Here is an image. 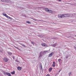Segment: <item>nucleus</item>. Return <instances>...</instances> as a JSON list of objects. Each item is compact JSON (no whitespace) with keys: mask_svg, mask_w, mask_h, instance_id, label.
Masks as SVG:
<instances>
[{"mask_svg":"<svg viewBox=\"0 0 76 76\" xmlns=\"http://www.w3.org/2000/svg\"><path fill=\"white\" fill-rule=\"evenodd\" d=\"M8 54H10V55H11L12 53L11 52H8Z\"/></svg>","mask_w":76,"mask_h":76,"instance_id":"23","label":"nucleus"},{"mask_svg":"<svg viewBox=\"0 0 76 76\" xmlns=\"http://www.w3.org/2000/svg\"><path fill=\"white\" fill-rule=\"evenodd\" d=\"M44 54V52L42 51L40 52L39 56V58H41Z\"/></svg>","mask_w":76,"mask_h":76,"instance_id":"2","label":"nucleus"},{"mask_svg":"<svg viewBox=\"0 0 76 76\" xmlns=\"http://www.w3.org/2000/svg\"><path fill=\"white\" fill-rule=\"evenodd\" d=\"M74 35L75 37H76V35Z\"/></svg>","mask_w":76,"mask_h":76,"instance_id":"40","label":"nucleus"},{"mask_svg":"<svg viewBox=\"0 0 76 76\" xmlns=\"http://www.w3.org/2000/svg\"><path fill=\"white\" fill-rule=\"evenodd\" d=\"M60 61H61V59L60 58L59 59L58 61L59 62V63L60 62Z\"/></svg>","mask_w":76,"mask_h":76,"instance_id":"19","label":"nucleus"},{"mask_svg":"<svg viewBox=\"0 0 76 76\" xmlns=\"http://www.w3.org/2000/svg\"><path fill=\"white\" fill-rule=\"evenodd\" d=\"M3 61L4 62H7V61H9V59H8L7 57H5L3 58Z\"/></svg>","mask_w":76,"mask_h":76,"instance_id":"3","label":"nucleus"},{"mask_svg":"<svg viewBox=\"0 0 76 76\" xmlns=\"http://www.w3.org/2000/svg\"><path fill=\"white\" fill-rule=\"evenodd\" d=\"M15 71H14L12 72H11V74H12V75H14V74H15Z\"/></svg>","mask_w":76,"mask_h":76,"instance_id":"11","label":"nucleus"},{"mask_svg":"<svg viewBox=\"0 0 76 76\" xmlns=\"http://www.w3.org/2000/svg\"><path fill=\"white\" fill-rule=\"evenodd\" d=\"M41 66H40L41 67V69H42V65L41 64Z\"/></svg>","mask_w":76,"mask_h":76,"instance_id":"34","label":"nucleus"},{"mask_svg":"<svg viewBox=\"0 0 76 76\" xmlns=\"http://www.w3.org/2000/svg\"><path fill=\"white\" fill-rule=\"evenodd\" d=\"M68 38H71V37H68Z\"/></svg>","mask_w":76,"mask_h":76,"instance_id":"37","label":"nucleus"},{"mask_svg":"<svg viewBox=\"0 0 76 76\" xmlns=\"http://www.w3.org/2000/svg\"><path fill=\"white\" fill-rule=\"evenodd\" d=\"M75 16V15H72V16Z\"/></svg>","mask_w":76,"mask_h":76,"instance_id":"43","label":"nucleus"},{"mask_svg":"<svg viewBox=\"0 0 76 76\" xmlns=\"http://www.w3.org/2000/svg\"><path fill=\"white\" fill-rule=\"evenodd\" d=\"M74 48H75V50H76V47H75Z\"/></svg>","mask_w":76,"mask_h":76,"instance_id":"38","label":"nucleus"},{"mask_svg":"<svg viewBox=\"0 0 76 76\" xmlns=\"http://www.w3.org/2000/svg\"><path fill=\"white\" fill-rule=\"evenodd\" d=\"M56 45H57V43H55L53 45H51V46H52V47H56Z\"/></svg>","mask_w":76,"mask_h":76,"instance_id":"9","label":"nucleus"},{"mask_svg":"<svg viewBox=\"0 0 76 76\" xmlns=\"http://www.w3.org/2000/svg\"><path fill=\"white\" fill-rule=\"evenodd\" d=\"M12 58L13 59V60H15V56H13Z\"/></svg>","mask_w":76,"mask_h":76,"instance_id":"35","label":"nucleus"},{"mask_svg":"<svg viewBox=\"0 0 76 76\" xmlns=\"http://www.w3.org/2000/svg\"><path fill=\"white\" fill-rule=\"evenodd\" d=\"M22 45L23 47H26V46H25L24 45Z\"/></svg>","mask_w":76,"mask_h":76,"instance_id":"32","label":"nucleus"},{"mask_svg":"<svg viewBox=\"0 0 76 76\" xmlns=\"http://www.w3.org/2000/svg\"><path fill=\"white\" fill-rule=\"evenodd\" d=\"M33 19L34 20H35V21H37V20L35 18H34Z\"/></svg>","mask_w":76,"mask_h":76,"instance_id":"33","label":"nucleus"},{"mask_svg":"<svg viewBox=\"0 0 76 76\" xmlns=\"http://www.w3.org/2000/svg\"><path fill=\"white\" fill-rule=\"evenodd\" d=\"M38 37H40V38H42V36L41 35H38Z\"/></svg>","mask_w":76,"mask_h":76,"instance_id":"21","label":"nucleus"},{"mask_svg":"<svg viewBox=\"0 0 76 76\" xmlns=\"http://www.w3.org/2000/svg\"><path fill=\"white\" fill-rule=\"evenodd\" d=\"M68 57H69V55H66L65 57L67 59V58H68Z\"/></svg>","mask_w":76,"mask_h":76,"instance_id":"17","label":"nucleus"},{"mask_svg":"<svg viewBox=\"0 0 76 76\" xmlns=\"http://www.w3.org/2000/svg\"><path fill=\"white\" fill-rule=\"evenodd\" d=\"M41 45H42V46H43V47H48V46L45 44V43H42L41 44Z\"/></svg>","mask_w":76,"mask_h":76,"instance_id":"7","label":"nucleus"},{"mask_svg":"<svg viewBox=\"0 0 76 76\" xmlns=\"http://www.w3.org/2000/svg\"><path fill=\"white\" fill-rule=\"evenodd\" d=\"M26 23H28L29 24H31V22L29 21H27L26 22Z\"/></svg>","mask_w":76,"mask_h":76,"instance_id":"16","label":"nucleus"},{"mask_svg":"<svg viewBox=\"0 0 76 76\" xmlns=\"http://www.w3.org/2000/svg\"><path fill=\"white\" fill-rule=\"evenodd\" d=\"M67 4H71V5H72V4H74L67 3Z\"/></svg>","mask_w":76,"mask_h":76,"instance_id":"30","label":"nucleus"},{"mask_svg":"<svg viewBox=\"0 0 76 76\" xmlns=\"http://www.w3.org/2000/svg\"><path fill=\"white\" fill-rule=\"evenodd\" d=\"M14 47H15V48H17V49H18V50H19V48H18L17 47H15V46H14Z\"/></svg>","mask_w":76,"mask_h":76,"instance_id":"27","label":"nucleus"},{"mask_svg":"<svg viewBox=\"0 0 76 76\" xmlns=\"http://www.w3.org/2000/svg\"><path fill=\"white\" fill-rule=\"evenodd\" d=\"M59 1H61V0H59Z\"/></svg>","mask_w":76,"mask_h":76,"instance_id":"41","label":"nucleus"},{"mask_svg":"<svg viewBox=\"0 0 76 76\" xmlns=\"http://www.w3.org/2000/svg\"><path fill=\"white\" fill-rule=\"evenodd\" d=\"M6 0H1V1H2V2H4V3H5V1Z\"/></svg>","mask_w":76,"mask_h":76,"instance_id":"20","label":"nucleus"},{"mask_svg":"<svg viewBox=\"0 0 76 76\" xmlns=\"http://www.w3.org/2000/svg\"><path fill=\"white\" fill-rule=\"evenodd\" d=\"M55 62H53V64H55Z\"/></svg>","mask_w":76,"mask_h":76,"instance_id":"36","label":"nucleus"},{"mask_svg":"<svg viewBox=\"0 0 76 76\" xmlns=\"http://www.w3.org/2000/svg\"><path fill=\"white\" fill-rule=\"evenodd\" d=\"M31 43H32V44H33V45H34V42H31Z\"/></svg>","mask_w":76,"mask_h":76,"instance_id":"29","label":"nucleus"},{"mask_svg":"<svg viewBox=\"0 0 76 76\" xmlns=\"http://www.w3.org/2000/svg\"><path fill=\"white\" fill-rule=\"evenodd\" d=\"M10 1V0H5V3H6V2L9 3V2Z\"/></svg>","mask_w":76,"mask_h":76,"instance_id":"13","label":"nucleus"},{"mask_svg":"<svg viewBox=\"0 0 76 76\" xmlns=\"http://www.w3.org/2000/svg\"><path fill=\"white\" fill-rule=\"evenodd\" d=\"M45 10L47 12H49V13H53L54 12V11L51 10H49L47 8H45Z\"/></svg>","mask_w":76,"mask_h":76,"instance_id":"1","label":"nucleus"},{"mask_svg":"<svg viewBox=\"0 0 76 76\" xmlns=\"http://www.w3.org/2000/svg\"><path fill=\"white\" fill-rule=\"evenodd\" d=\"M72 72H70V73H69V76H70V75H72Z\"/></svg>","mask_w":76,"mask_h":76,"instance_id":"18","label":"nucleus"},{"mask_svg":"<svg viewBox=\"0 0 76 76\" xmlns=\"http://www.w3.org/2000/svg\"><path fill=\"white\" fill-rule=\"evenodd\" d=\"M3 74L5 75H7V72H3Z\"/></svg>","mask_w":76,"mask_h":76,"instance_id":"14","label":"nucleus"},{"mask_svg":"<svg viewBox=\"0 0 76 76\" xmlns=\"http://www.w3.org/2000/svg\"><path fill=\"white\" fill-rule=\"evenodd\" d=\"M4 16H5L6 18H7V15L6 14H5V15H4Z\"/></svg>","mask_w":76,"mask_h":76,"instance_id":"25","label":"nucleus"},{"mask_svg":"<svg viewBox=\"0 0 76 76\" xmlns=\"http://www.w3.org/2000/svg\"><path fill=\"white\" fill-rule=\"evenodd\" d=\"M7 75L8 76H11V74H10V73L9 72H7Z\"/></svg>","mask_w":76,"mask_h":76,"instance_id":"12","label":"nucleus"},{"mask_svg":"<svg viewBox=\"0 0 76 76\" xmlns=\"http://www.w3.org/2000/svg\"><path fill=\"white\" fill-rule=\"evenodd\" d=\"M48 51H45L43 52H44V53H47V52H48Z\"/></svg>","mask_w":76,"mask_h":76,"instance_id":"26","label":"nucleus"},{"mask_svg":"<svg viewBox=\"0 0 76 76\" xmlns=\"http://www.w3.org/2000/svg\"><path fill=\"white\" fill-rule=\"evenodd\" d=\"M5 14H5V12H3V13H2V15H3V16H4V15H5Z\"/></svg>","mask_w":76,"mask_h":76,"instance_id":"24","label":"nucleus"},{"mask_svg":"<svg viewBox=\"0 0 76 76\" xmlns=\"http://www.w3.org/2000/svg\"><path fill=\"white\" fill-rule=\"evenodd\" d=\"M63 17V14H59L58 15V18H62Z\"/></svg>","mask_w":76,"mask_h":76,"instance_id":"5","label":"nucleus"},{"mask_svg":"<svg viewBox=\"0 0 76 76\" xmlns=\"http://www.w3.org/2000/svg\"><path fill=\"white\" fill-rule=\"evenodd\" d=\"M70 15H76V14H66V16L67 18H69L70 16Z\"/></svg>","mask_w":76,"mask_h":76,"instance_id":"4","label":"nucleus"},{"mask_svg":"<svg viewBox=\"0 0 76 76\" xmlns=\"http://www.w3.org/2000/svg\"><path fill=\"white\" fill-rule=\"evenodd\" d=\"M66 14H62L63 17L66 18L67 17V15Z\"/></svg>","mask_w":76,"mask_h":76,"instance_id":"10","label":"nucleus"},{"mask_svg":"<svg viewBox=\"0 0 76 76\" xmlns=\"http://www.w3.org/2000/svg\"><path fill=\"white\" fill-rule=\"evenodd\" d=\"M53 55H54V52H52L51 53L49 54V55L48 56V57H52V56H53Z\"/></svg>","mask_w":76,"mask_h":76,"instance_id":"6","label":"nucleus"},{"mask_svg":"<svg viewBox=\"0 0 76 76\" xmlns=\"http://www.w3.org/2000/svg\"><path fill=\"white\" fill-rule=\"evenodd\" d=\"M52 70V68H50L49 69V72H51Z\"/></svg>","mask_w":76,"mask_h":76,"instance_id":"15","label":"nucleus"},{"mask_svg":"<svg viewBox=\"0 0 76 76\" xmlns=\"http://www.w3.org/2000/svg\"><path fill=\"white\" fill-rule=\"evenodd\" d=\"M60 71H61V70H60V71H59V73H60Z\"/></svg>","mask_w":76,"mask_h":76,"instance_id":"42","label":"nucleus"},{"mask_svg":"<svg viewBox=\"0 0 76 76\" xmlns=\"http://www.w3.org/2000/svg\"><path fill=\"white\" fill-rule=\"evenodd\" d=\"M7 18H8V19H9V18H10V17H9V16H7Z\"/></svg>","mask_w":76,"mask_h":76,"instance_id":"31","label":"nucleus"},{"mask_svg":"<svg viewBox=\"0 0 76 76\" xmlns=\"http://www.w3.org/2000/svg\"><path fill=\"white\" fill-rule=\"evenodd\" d=\"M39 21H41V20H39Z\"/></svg>","mask_w":76,"mask_h":76,"instance_id":"44","label":"nucleus"},{"mask_svg":"<svg viewBox=\"0 0 76 76\" xmlns=\"http://www.w3.org/2000/svg\"><path fill=\"white\" fill-rule=\"evenodd\" d=\"M17 69L18 70H22V68L18 66L17 68Z\"/></svg>","mask_w":76,"mask_h":76,"instance_id":"8","label":"nucleus"},{"mask_svg":"<svg viewBox=\"0 0 76 76\" xmlns=\"http://www.w3.org/2000/svg\"><path fill=\"white\" fill-rule=\"evenodd\" d=\"M46 76H50V75H47Z\"/></svg>","mask_w":76,"mask_h":76,"instance_id":"39","label":"nucleus"},{"mask_svg":"<svg viewBox=\"0 0 76 76\" xmlns=\"http://www.w3.org/2000/svg\"><path fill=\"white\" fill-rule=\"evenodd\" d=\"M9 19H10V20H12V19H13V18H12L11 17H10Z\"/></svg>","mask_w":76,"mask_h":76,"instance_id":"28","label":"nucleus"},{"mask_svg":"<svg viewBox=\"0 0 76 76\" xmlns=\"http://www.w3.org/2000/svg\"><path fill=\"white\" fill-rule=\"evenodd\" d=\"M52 66H53V67H56V65L54 64H53Z\"/></svg>","mask_w":76,"mask_h":76,"instance_id":"22","label":"nucleus"}]
</instances>
